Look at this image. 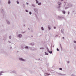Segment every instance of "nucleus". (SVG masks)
Here are the masks:
<instances>
[{"label": "nucleus", "instance_id": "obj_1", "mask_svg": "<svg viewBox=\"0 0 76 76\" xmlns=\"http://www.w3.org/2000/svg\"><path fill=\"white\" fill-rule=\"evenodd\" d=\"M58 6L57 7V8L60 9V7H61L60 6H61V4H61V2H58Z\"/></svg>", "mask_w": 76, "mask_h": 76}, {"label": "nucleus", "instance_id": "obj_2", "mask_svg": "<svg viewBox=\"0 0 76 76\" xmlns=\"http://www.w3.org/2000/svg\"><path fill=\"white\" fill-rule=\"evenodd\" d=\"M46 49H47V51L48 53H50L51 54L53 53V52H52V51H50L49 50V49H48V47H46Z\"/></svg>", "mask_w": 76, "mask_h": 76}, {"label": "nucleus", "instance_id": "obj_3", "mask_svg": "<svg viewBox=\"0 0 76 76\" xmlns=\"http://www.w3.org/2000/svg\"><path fill=\"white\" fill-rule=\"evenodd\" d=\"M19 60L20 61H25V59H24L22 58H19Z\"/></svg>", "mask_w": 76, "mask_h": 76}, {"label": "nucleus", "instance_id": "obj_4", "mask_svg": "<svg viewBox=\"0 0 76 76\" xmlns=\"http://www.w3.org/2000/svg\"><path fill=\"white\" fill-rule=\"evenodd\" d=\"M57 73L58 75H60V76H65L66 75V74H63L61 73Z\"/></svg>", "mask_w": 76, "mask_h": 76}, {"label": "nucleus", "instance_id": "obj_5", "mask_svg": "<svg viewBox=\"0 0 76 76\" xmlns=\"http://www.w3.org/2000/svg\"><path fill=\"white\" fill-rule=\"evenodd\" d=\"M58 19H59L60 20H61L62 19H64V18L62 17L58 16Z\"/></svg>", "mask_w": 76, "mask_h": 76}, {"label": "nucleus", "instance_id": "obj_6", "mask_svg": "<svg viewBox=\"0 0 76 76\" xmlns=\"http://www.w3.org/2000/svg\"><path fill=\"white\" fill-rule=\"evenodd\" d=\"M34 12H36V13H37V12H38V9H37V8H34Z\"/></svg>", "mask_w": 76, "mask_h": 76}, {"label": "nucleus", "instance_id": "obj_7", "mask_svg": "<svg viewBox=\"0 0 76 76\" xmlns=\"http://www.w3.org/2000/svg\"><path fill=\"white\" fill-rule=\"evenodd\" d=\"M18 37L19 38H20L21 37H22V35L21 34H20L18 35Z\"/></svg>", "mask_w": 76, "mask_h": 76}, {"label": "nucleus", "instance_id": "obj_8", "mask_svg": "<svg viewBox=\"0 0 76 76\" xmlns=\"http://www.w3.org/2000/svg\"><path fill=\"white\" fill-rule=\"evenodd\" d=\"M64 30L63 28L62 29V30H61V32L62 34H64Z\"/></svg>", "mask_w": 76, "mask_h": 76}, {"label": "nucleus", "instance_id": "obj_9", "mask_svg": "<svg viewBox=\"0 0 76 76\" xmlns=\"http://www.w3.org/2000/svg\"><path fill=\"white\" fill-rule=\"evenodd\" d=\"M45 75H45V76H50V74H48V73H45Z\"/></svg>", "mask_w": 76, "mask_h": 76}, {"label": "nucleus", "instance_id": "obj_10", "mask_svg": "<svg viewBox=\"0 0 76 76\" xmlns=\"http://www.w3.org/2000/svg\"><path fill=\"white\" fill-rule=\"evenodd\" d=\"M6 22L8 25H9L10 24V22L8 20H6Z\"/></svg>", "mask_w": 76, "mask_h": 76}, {"label": "nucleus", "instance_id": "obj_11", "mask_svg": "<svg viewBox=\"0 0 76 76\" xmlns=\"http://www.w3.org/2000/svg\"><path fill=\"white\" fill-rule=\"evenodd\" d=\"M68 6H69V7H72V4H68Z\"/></svg>", "mask_w": 76, "mask_h": 76}, {"label": "nucleus", "instance_id": "obj_12", "mask_svg": "<svg viewBox=\"0 0 76 76\" xmlns=\"http://www.w3.org/2000/svg\"><path fill=\"white\" fill-rule=\"evenodd\" d=\"M48 29L49 30H51V27H50V26H48Z\"/></svg>", "mask_w": 76, "mask_h": 76}, {"label": "nucleus", "instance_id": "obj_13", "mask_svg": "<svg viewBox=\"0 0 76 76\" xmlns=\"http://www.w3.org/2000/svg\"><path fill=\"white\" fill-rule=\"evenodd\" d=\"M30 45H34V43H30Z\"/></svg>", "mask_w": 76, "mask_h": 76}, {"label": "nucleus", "instance_id": "obj_14", "mask_svg": "<svg viewBox=\"0 0 76 76\" xmlns=\"http://www.w3.org/2000/svg\"><path fill=\"white\" fill-rule=\"evenodd\" d=\"M38 5L39 6H41V3L40 2V3H38Z\"/></svg>", "mask_w": 76, "mask_h": 76}, {"label": "nucleus", "instance_id": "obj_15", "mask_svg": "<svg viewBox=\"0 0 76 76\" xmlns=\"http://www.w3.org/2000/svg\"><path fill=\"white\" fill-rule=\"evenodd\" d=\"M31 5L32 6H33V7H35V4H31Z\"/></svg>", "mask_w": 76, "mask_h": 76}, {"label": "nucleus", "instance_id": "obj_16", "mask_svg": "<svg viewBox=\"0 0 76 76\" xmlns=\"http://www.w3.org/2000/svg\"><path fill=\"white\" fill-rule=\"evenodd\" d=\"M29 47H28V46H26L25 47V49H28Z\"/></svg>", "mask_w": 76, "mask_h": 76}, {"label": "nucleus", "instance_id": "obj_17", "mask_svg": "<svg viewBox=\"0 0 76 76\" xmlns=\"http://www.w3.org/2000/svg\"><path fill=\"white\" fill-rule=\"evenodd\" d=\"M45 55H46L48 56V53H47V52H45Z\"/></svg>", "mask_w": 76, "mask_h": 76}, {"label": "nucleus", "instance_id": "obj_18", "mask_svg": "<svg viewBox=\"0 0 76 76\" xmlns=\"http://www.w3.org/2000/svg\"><path fill=\"white\" fill-rule=\"evenodd\" d=\"M36 2V4H38V3H39V1H38V0H35Z\"/></svg>", "mask_w": 76, "mask_h": 76}, {"label": "nucleus", "instance_id": "obj_19", "mask_svg": "<svg viewBox=\"0 0 76 76\" xmlns=\"http://www.w3.org/2000/svg\"><path fill=\"white\" fill-rule=\"evenodd\" d=\"M11 73H16V72L15 71H12V72H11Z\"/></svg>", "mask_w": 76, "mask_h": 76}, {"label": "nucleus", "instance_id": "obj_20", "mask_svg": "<svg viewBox=\"0 0 76 76\" xmlns=\"http://www.w3.org/2000/svg\"><path fill=\"white\" fill-rule=\"evenodd\" d=\"M3 73V71H1L0 72V76L2 75V74H1V73Z\"/></svg>", "mask_w": 76, "mask_h": 76}, {"label": "nucleus", "instance_id": "obj_21", "mask_svg": "<svg viewBox=\"0 0 76 76\" xmlns=\"http://www.w3.org/2000/svg\"><path fill=\"white\" fill-rule=\"evenodd\" d=\"M41 29L42 30V31H44V28L43 27H41Z\"/></svg>", "mask_w": 76, "mask_h": 76}, {"label": "nucleus", "instance_id": "obj_22", "mask_svg": "<svg viewBox=\"0 0 76 76\" xmlns=\"http://www.w3.org/2000/svg\"><path fill=\"white\" fill-rule=\"evenodd\" d=\"M11 3V2L10 1V0H9L8 2V4H10Z\"/></svg>", "mask_w": 76, "mask_h": 76}, {"label": "nucleus", "instance_id": "obj_23", "mask_svg": "<svg viewBox=\"0 0 76 76\" xmlns=\"http://www.w3.org/2000/svg\"><path fill=\"white\" fill-rule=\"evenodd\" d=\"M16 3H17V4H19V1H18V0H17L16 1Z\"/></svg>", "mask_w": 76, "mask_h": 76}, {"label": "nucleus", "instance_id": "obj_24", "mask_svg": "<svg viewBox=\"0 0 76 76\" xmlns=\"http://www.w3.org/2000/svg\"><path fill=\"white\" fill-rule=\"evenodd\" d=\"M62 12L64 14H65L66 13V12L64 11H62Z\"/></svg>", "mask_w": 76, "mask_h": 76}, {"label": "nucleus", "instance_id": "obj_25", "mask_svg": "<svg viewBox=\"0 0 76 76\" xmlns=\"http://www.w3.org/2000/svg\"><path fill=\"white\" fill-rule=\"evenodd\" d=\"M40 49H42V50H44V48H40Z\"/></svg>", "mask_w": 76, "mask_h": 76}, {"label": "nucleus", "instance_id": "obj_26", "mask_svg": "<svg viewBox=\"0 0 76 76\" xmlns=\"http://www.w3.org/2000/svg\"><path fill=\"white\" fill-rule=\"evenodd\" d=\"M60 47H61V49H62V47H61V44H60Z\"/></svg>", "mask_w": 76, "mask_h": 76}, {"label": "nucleus", "instance_id": "obj_27", "mask_svg": "<svg viewBox=\"0 0 76 76\" xmlns=\"http://www.w3.org/2000/svg\"><path fill=\"white\" fill-rule=\"evenodd\" d=\"M29 15H31L32 14V12H31L30 11L29 12Z\"/></svg>", "mask_w": 76, "mask_h": 76}, {"label": "nucleus", "instance_id": "obj_28", "mask_svg": "<svg viewBox=\"0 0 76 76\" xmlns=\"http://www.w3.org/2000/svg\"><path fill=\"white\" fill-rule=\"evenodd\" d=\"M25 11L26 12H27V13H28V10H25Z\"/></svg>", "mask_w": 76, "mask_h": 76}, {"label": "nucleus", "instance_id": "obj_29", "mask_svg": "<svg viewBox=\"0 0 76 76\" xmlns=\"http://www.w3.org/2000/svg\"><path fill=\"white\" fill-rule=\"evenodd\" d=\"M9 38L10 39H12V36H10L9 37Z\"/></svg>", "mask_w": 76, "mask_h": 76}, {"label": "nucleus", "instance_id": "obj_30", "mask_svg": "<svg viewBox=\"0 0 76 76\" xmlns=\"http://www.w3.org/2000/svg\"><path fill=\"white\" fill-rule=\"evenodd\" d=\"M59 69L60 70H62V68H59Z\"/></svg>", "mask_w": 76, "mask_h": 76}, {"label": "nucleus", "instance_id": "obj_31", "mask_svg": "<svg viewBox=\"0 0 76 76\" xmlns=\"http://www.w3.org/2000/svg\"><path fill=\"white\" fill-rule=\"evenodd\" d=\"M56 50L58 51H59V49H58V48H57Z\"/></svg>", "mask_w": 76, "mask_h": 76}, {"label": "nucleus", "instance_id": "obj_32", "mask_svg": "<svg viewBox=\"0 0 76 76\" xmlns=\"http://www.w3.org/2000/svg\"><path fill=\"white\" fill-rule=\"evenodd\" d=\"M74 42L75 44H76V41H74Z\"/></svg>", "mask_w": 76, "mask_h": 76}, {"label": "nucleus", "instance_id": "obj_33", "mask_svg": "<svg viewBox=\"0 0 76 76\" xmlns=\"http://www.w3.org/2000/svg\"><path fill=\"white\" fill-rule=\"evenodd\" d=\"M69 13H70V12H68V15H69Z\"/></svg>", "mask_w": 76, "mask_h": 76}, {"label": "nucleus", "instance_id": "obj_34", "mask_svg": "<svg viewBox=\"0 0 76 76\" xmlns=\"http://www.w3.org/2000/svg\"><path fill=\"white\" fill-rule=\"evenodd\" d=\"M72 76H76L75 75H72Z\"/></svg>", "mask_w": 76, "mask_h": 76}, {"label": "nucleus", "instance_id": "obj_35", "mask_svg": "<svg viewBox=\"0 0 76 76\" xmlns=\"http://www.w3.org/2000/svg\"><path fill=\"white\" fill-rule=\"evenodd\" d=\"M26 4L27 5H28V4H29L28 2H26Z\"/></svg>", "mask_w": 76, "mask_h": 76}, {"label": "nucleus", "instance_id": "obj_36", "mask_svg": "<svg viewBox=\"0 0 76 76\" xmlns=\"http://www.w3.org/2000/svg\"><path fill=\"white\" fill-rule=\"evenodd\" d=\"M67 63H70V61H67Z\"/></svg>", "mask_w": 76, "mask_h": 76}, {"label": "nucleus", "instance_id": "obj_37", "mask_svg": "<svg viewBox=\"0 0 76 76\" xmlns=\"http://www.w3.org/2000/svg\"><path fill=\"white\" fill-rule=\"evenodd\" d=\"M9 42V43H10H10H11V42H10V41H8Z\"/></svg>", "mask_w": 76, "mask_h": 76}, {"label": "nucleus", "instance_id": "obj_38", "mask_svg": "<svg viewBox=\"0 0 76 76\" xmlns=\"http://www.w3.org/2000/svg\"><path fill=\"white\" fill-rule=\"evenodd\" d=\"M54 29H56V27H54Z\"/></svg>", "mask_w": 76, "mask_h": 76}, {"label": "nucleus", "instance_id": "obj_39", "mask_svg": "<svg viewBox=\"0 0 76 76\" xmlns=\"http://www.w3.org/2000/svg\"><path fill=\"white\" fill-rule=\"evenodd\" d=\"M62 39H64V37H62Z\"/></svg>", "mask_w": 76, "mask_h": 76}, {"label": "nucleus", "instance_id": "obj_40", "mask_svg": "<svg viewBox=\"0 0 76 76\" xmlns=\"http://www.w3.org/2000/svg\"><path fill=\"white\" fill-rule=\"evenodd\" d=\"M2 13H4V12L2 11Z\"/></svg>", "mask_w": 76, "mask_h": 76}, {"label": "nucleus", "instance_id": "obj_41", "mask_svg": "<svg viewBox=\"0 0 76 76\" xmlns=\"http://www.w3.org/2000/svg\"><path fill=\"white\" fill-rule=\"evenodd\" d=\"M67 8H68V7H66L65 8V9H67Z\"/></svg>", "mask_w": 76, "mask_h": 76}, {"label": "nucleus", "instance_id": "obj_42", "mask_svg": "<svg viewBox=\"0 0 76 76\" xmlns=\"http://www.w3.org/2000/svg\"><path fill=\"white\" fill-rule=\"evenodd\" d=\"M25 32H23V34H24V33H25Z\"/></svg>", "mask_w": 76, "mask_h": 76}, {"label": "nucleus", "instance_id": "obj_43", "mask_svg": "<svg viewBox=\"0 0 76 76\" xmlns=\"http://www.w3.org/2000/svg\"><path fill=\"white\" fill-rule=\"evenodd\" d=\"M31 32H33V30H31Z\"/></svg>", "mask_w": 76, "mask_h": 76}, {"label": "nucleus", "instance_id": "obj_44", "mask_svg": "<svg viewBox=\"0 0 76 76\" xmlns=\"http://www.w3.org/2000/svg\"><path fill=\"white\" fill-rule=\"evenodd\" d=\"M12 47H10L11 49H12Z\"/></svg>", "mask_w": 76, "mask_h": 76}, {"label": "nucleus", "instance_id": "obj_45", "mask_svg": "<svg viewBox=\"0 0 76 76\" xmlns=\"http://www.w3.org/2000/svg\"><path fill=\"white\" fill-rule=\"evenodd\" d=\"M28 30H30V29H29V28H28Z\"/></svg>", "mask_w": 76, "mask_h": 76}, {"label": "nucleus", "instance_id": "obj_46", "mask_svg": "<svg viewBox=\"0 0 76 76\" xmlns=\"http://www.w3.org/2000/svg\"><path fill=\"white\" fill-rule=\"evenodd\" d=\"M31 37H33V36H31Z\"/></svg>", "mask_w": 76, "mask_h": 76}, {"label": "nucleus", "instance_id": "obj_47", "mask_svg": "<svg viewBox=\"0 0 76 76\" xmlns=\"http://www.w3.org/2000/svg\"><path fill=\"white\" fill-rule=\"evenodd\" d=\"M63 1V0H61V1Z\"/></svg>", "mask_w": 76, "mask_h": 76}, {"label": "nucleus", "instance_id": "obj_48", "mask_svg": "<svg viewBox=\"0 0 76 76\" xmlns=\"http://www.w3.org/2000/svg\"><path fill=\"white\" fill-rule=\"evenodd\" d=\"M38 59L39 60H40V58H39Z\"/></svg>", "mask_w": 76, "mask_h": 76}, {"label": "nucleus", "instance_id": "obj_49", "mask_svg": "<svg viewBox=\"0 0 76 76\" xmlns=\"http://www.w3.org/2000/svg\"><path fill=\"white\" fill-rule=\"evenodd\" d=\"M58 35H56L57 37H58Z\"/></svg>", "mask_w": 76, "mask_h": 76}, {"label": "nucleus", "instance_id": "obj_50", "mask_svg": "<svg viewBox=\"0 0 76 76\" xmlns=\"http://www.w3.org/2000/svg\"><path fill=\"white\" fill-rule=\"evenodd\" d=\"M54 47V45L53 46V47Z\"/></svg>", "mask_w": 76, "mask_h": 76}, {"label": "nucleus", "instance_id": "obj_51", "mask_svg": "<svg viewBox=\"0 0 76 76\" xmlns=\"http://www.w3.org/2000/svg\"><path fill=\"white\" fill-rule=\"evenodd\" d=\"M0 3H1V2L0 1Z\"/></svg>", "mask_w": 76, "mask_h": 76}, {"label": "nucleus", "instance_id": "obj_52", "mask_svg": "<svg viewBox=\"0 0 76 76\" xmlns=\"http://www.w3.org/2000/svg\"><path fill=\"white\" fill-rule=\"evenodd\" d=\"M41 60V61H42V60Z\"/></svg>", "mask_w": 76, "mask_h": 76}, {"label": "nucleus", "instance_id": "obj_53", "mask_svg": "<svg viewBox=\"0 0 76 76\" xmlns=\"http://www.w3.org/2000/svg\"><path fill=\"white\" fill-rule=\"evenodd\" d=\"M24 26H25V25H24Z\"/></svg>", "mask_w": 76, "mask_h": 76}, {"label": "nucleus", "instance_id": "obj_54", "mask_svg": "<svg viewBox=\"0 0 76 76\" xmlns=\"http://www.w3.org/2000/svg\"><path fill=\"white\" fill-rule=\"evenodd\" d=\"M52 47V46H51V47Z\"/></svg>", "mask_w": 76, "mask_h": 76}, {"label": "nucleus", "instance_id": "obj_55", "mask_svg": "<svg viewBox=\"0 0 76 76\" xmlns=\"http://www.w3.org/2000/svg\"><path fill=\"white\" fill-rule=\"evenodd\" d=\"M44 76H45V75H44Z\"/></svg>", "mask_w": 76, "mask_h": 76}]
</instances>
